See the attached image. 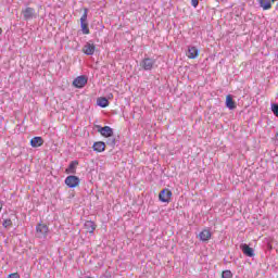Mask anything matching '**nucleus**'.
Wrapping results in <instances>:
<instances>
[{"mask_svg": "<svg viewBox=\"0 0 278 278\" xmlns=\"http://www.w3.org/2000/svg\"><path fill=\"white\" fill-rule=\"evenodd\" d=\"M199 237L202 242H207V240L212 238V232L207 229H204L200 232Z\"/></svg>", "mask_w": 278, "mask_h": 278, "instance_id": "obj_15", "label": "nucleus"}, {"mask_svg": "<svg viewBox=\"0 0 278 278\" xmlns=\"http://www.w3.org/2000/svg\"><path fill=\"white\" fill-rule=\"evenodd\" d=\"M170 197H173V191L165 188L159 193V201H161V203H170Z\"/></svg>", "mask_w": 278, "mask_h": 278, "instance_id": "obj_4", "label": "nucleus"}, {"mask_svg": "<svg viewBox=\"0 0 278 278\" xmlns=\"http://www.w3.org/2000/svg\"><path fill=\"white\" fill-rule=\"evenodd\" d=\"M98 105L100 108H108V105H110V101L105 97L98 98Z\"/></svg>", "mask_w": 278, "mask_h": 278, "instance_id": "obj_19", "label": "nucleus"}, {"mask_svg": "<svg viewBox=\"0 0 278 278\" xmlns=\"http://www.w3.org/2000/svg\"><path fill=\"white\" fill-rule=\"evenodd\" d=\"M45 144V139L42 137H34L30 139V147L33 149H38V147H42Z\"/></svg>", "mask_w": 278, "mask_h": 278, "instance_id": "obj_13", "label": "nucleus"}, {"mask_svg": "<svg viewBox=\"0 0 278 278\" xmlns=\"http://www.w3.org/2000/svg\"><path fill=\"white\" fill-rule=\"evenodd\" d=\"M106 144H109L110 147H116V139L115 138L109 139L106 141Z\"/></svg>", "mask_w": 278, "mask_h": 278, "instance_id": "obj_23", "label": "nucleus"}, {"mask_svg": "<svg viewBox=\"0 0 278 278\" xmlns=\"http://www.w3.org/2000/svg\"><path fill=\"white\" fill-rule=\"evenodd\" d=\"M1 34H3V29H1V27H0V36H1Z\"/></svg>", "mask_w": 278, "mask_h": 278, "instance_id": "obj_27", "label": "nucleus"}, {"mask_svg": "<svg viewBox=\"0 0 278 278\" xmlns=\"http://www.w3.org/2000/svg\"><path fill=\"white\" fill-rule=\"evenodd\" d=\"M2 226L4 227V229L10 228L12 226V219H4Z\"/></svg>", "mask_w": 278, "mask_h": 278, "instance_id": "obj_22", "label": "nucleus"}, {"mask_svg": "<svg viewBox=\"0 0 278 278\" xmlns=\"http://www.w3.org/2000/svg\"><path fill=\"white\" fill-rule=\"evenodd\" d=\"M258 3L263 10H270L273 8V3H270V0H258Z\"/></svg>", "mask_w": 278, "mask_h": 278, "instance_id": "obj_18", "label": "nucleus"}, {"mask_svg": "<svg viewBox=\"0 0 278 278\" xmlns=\"http://www.w3.org/2000/svg\"><path fill=\"white\" fill-rule=\"evenodd\" d=\"M93 151L97 153H103L105 151V142L103 141H96L92 147Z\"/></svg>", "mask_w": 278, "mask_h": 278, "instance_id": "obj_14", "label": "nucleus"}, {"mask_svg": "<svg viewBox=\"0 0 278 278\" xmlns=\"http://www.w3.org/2000/svg\"><path fill=\"white\" fill-rule=\"evenodd\" d=\"M192 8H199V0H191Z\"/></svg>", "mask_w": 278, "mask_h": 278, "instance_id": "obj_24", "label": "nucleus"}, {"mask_svg": "<svg viewBox=\"0 0 278 278\" xmlns=\"http://www.w3.org/2000/svg\"><path fill=\"white\" fill-rule=\"evenodd\" d=\"M37 238H47L49 233V226L47 224H38L36 226Z\"/></svg>", "mask_w": 278, "mask_h": 278, "instance_id": "obj_5", "label": "nucleus"}, {"mask_svg": "<svg viewBox=\"0 0 278 278\" xmlns=\"http://www.w3.org/2000/svg\"><path fill=\"white\" fill-rule=\"evenodd\" d=\"M80 29L86 36L90 34V28L88 27V9H84V13L80 17Z\"/></svg>", "mask_w": 278, "mask_h": 278, "instance_id": "obj_1", "label": "nucleus"}, {"mask_svg": "<svg viewBox=\"0 0 278 278\" xmlns=\"http://www.w3.org/2000/svg\"><path fill=\"white\" fill-rule=\"evenodd\" d=\"M86 84H88V77L85 75L76 77L73 81L74 88H84Z\"/></svg>", "mask_w": 278, "mask_h": 278, "instance_id": "obj_9", "label": "nucleus"}, {"mask_svg": "<svg viewBox=\"0 0 278 278\" xmlns=\"http://www.w3.org/2000/svg\"><path fill=\"white\" fill-rule=\"evenodd\" d=\"M85 229H87L89 233H94V230L97 229V225L92 220H87L85 223Z\"/></svg>", "mask_w": 278, "mask_h": 278, "instance_id": "obj_17", "label": "nucleus"}, {"mask_svg": "<svg viewBox=\"0 0 278 278\" xmlns=\"http://www.w3.org/2000/svg\"><path fill=\"white\" fill-rule=\"evenodd\" d=\"M97 129L99 131V134H101V136H103L104 138H112V136H114V129H112V127L110 126H97Z\"/></svg>", "mask_w": 278, "mask_h": 278, "instance_id": "obj_6", "label": "nucleus"}, {"mask_svg": "<svg viewBox=\"0 0 278 278\" xmlns=\"http://www.w3.org/2000/svg\"><path fill=\"white\" fill-rule=\"evenodd\" d=\"M94 51H97L94 43L87 42L83 47V53H85V55H94Z\"/></svg>", "mask_w": 278, "mask_h": 278, "instance_id": "obj_10", "label": "nucleus"}, {"mask_svg": "<svg viewBox=\"0 0 278 278\" xmlns=\"http://www.w3.org/2000/svg\"><path fill=\"white\" fill-rule=\"evenodd\" d=\"M65 186H67V188H77V186H79V184H81V180L79 179V177L75 176V175H70L65 178Z\"/></svg>", "mask_w": 278, "mask_h": 278, "instance_id": "obj_3", "label": "nucleus"}, {"mask_svg": "<svg viewBox=\"0 0 278 278\" xmlns=\"http://www.w3.org/2000/svg\"><path fill=\"white\" fill-rule=\"evenodd\" d=\"M140 66L143 71H153L155 66V59H151L149 56H146L141 60Z\"/></svg>", "mask_w": 278, "mask_h": 278, "instance_id": "obj_2", "label": "nucleus"}, {"mask_svg": "<svg viewBox=\"0 0 278 278\" xmlns=\"http://www.w3.org/2000/svg\"><path fill=\"white\" fill-rule=\"evenodd\" d=\"M24 21H31V18H36V9L27 7L22 11Z\"/></svg>", "mask_w": 278, "mask_h": 278, "instance_id": "obj_7", "label": "nucleus"}, {"mask_svg": "<svg viewBox=\"0 0 278 278\" xmlns=\"http://www.w3.org/2000/svg\"><path fill=\"white\" fill-rule=\"evenodd\" d=\"M240 250L242 251L243 255H245L247 257H255V250H253V248L249 247V244L241 243Z\"/></svg>", "mask_w": 278, "mask_h": 278, "instance_id": "obj_8", "label": "nucleus"}, {"mask_svg": "<svg viewBox=\"0 0 278 278\" xmlns=\"http://www.w3.org/2000/svg\"><path fill=\"white\" fill-rule=\"evenodd\" d=\"M77 166H79V161H72L65 169L66 175H75L77 173Z\"/></svg>", "mask_w": 278, "mask_h": 278, "instance_id": "obj_12", "label": "nucleus"}, {"mask_svg": "<svg viewBox=\"0 0 278 278\" xmlns=\"http://www.w3.org/2000/svg\"><path fill=\"white\" fill-rule=\"evenodd\" d=\"M270 110H271L274 116H276V118H278V103H271Z\"/></svg>", "mask_w": 278, "mask_h": 278, "instance_id": "obj_20", "label": "nucleus"}, {"mask_svg": "<svg viewBox=\"0 0 278 278\" xmlns=\"http://www.w3.org/2000/svg\"><path fill=\"white\" fill-rule=\"evenodd\" d=\"M226 108H228V110H236V101H233V97L231 94L226 97Z\"/></svg>", "mask_w": 278, "mask_h": 278, "instance_id": "obj_16", "label": "nucleus"}, {"mask_svg": "<svg viewBox=\"0 0 278 278\" xmlns=\"http://www.w3.org/2000/svg\"><path fill=\"white\" fill-rule=\"evenodd\" d=\"M3 210V201H0V212Z\"/></svg>", "mask_w": 278, "mask_h": 278, "instance_id": "obj_26", "label": "nucleus"}, {"mask_svg": "<svg viewBox=\"0 0 278 278\" xmlns=\"http://www.w3.org/2000/svg\"><path fill=\"white\" fill-rule=\"evenodd\" d=\"M186 55L189 60H197L199 58V49L194 46H189Z\"/></svg>", "mask_w": 278, "mask_h": 278, "instance_id": "obj_11", "label": "nucleus"}, {"mask_svg": "<svg viewBox=\"0 0 278 278\" xmlns=\"http://www.w3.org/2000/svg\"><path fill=\"white\" fill-rule=\"evenodd\" d=\"M8 278H21V275L18 273L10 274Z\"/></svg>", "mask_w": 278, "mask_h": 278, "instance_id": "obj_25", "label": "nucleus"}, {"mask_svg": "<svg viewBox=\"0 0 278 278\" xmlns=\"http://www.w3.org/2000/svg\"><path fill=\"white\" fill-rule=\"evenodd\" d=\"M233 277V274L231 273V270L227 269V270H224L222 273V278H232Z\"/></svg>", "mask_w": 278, "mask_h": 278, "instance_id": "obj_21", "label": "nucleus"}]
</instances>
